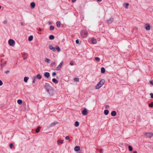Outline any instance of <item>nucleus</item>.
<instances>
[{"mask_svg":"<svg viewBox=\"0 0 153 153\" xmlns=\"http://www.w3.org/2000/svg\"><path fill=\"white\" fill-rule=\"evenodd\" d=\"M39 131V129H37V130H36V132H38Z\"/></svg>","mask_w":153,"mask_h":153,"instance_id":"19","label":"nucleus"},{"mask_svg":"<svg viewBox=\"0 0 153 153\" xmlns=\"http://www.w3.org/2000/svg\"><path fill=\"white\" fill-rule=\"evenodd\" d=\"M149 105L150 107H152V104H150Z\"/></svg>","mask_w":153,"mask_h":153,"instance_id":"17","label":"nucleus"},{"mask_svg":"<svg viewBox=\"0 0 153 153\" xmlns=\"http://www.w3.org/2000/svg\"><path fill=\"white\" fill-rule=\"evenodd\" d=\"M53 80L54 82H55L56 81V79H53Z\"/></svg>","mask_w":153,"mask_h":153,"instance_id":"21","label":"nucleus"},{"mask_svg":"<svg viewBox=\"0 0 153 153\" xmlns=\"http://www.w3.org/2000/svg\"><path fill=\"white\" fill-rule=\"evenodd\" d=\"M32 39H33V37L32 36H30L29 38V40H32Z\"/></svg>","mask_w":153,"mask_h":153,"instance_id":"8","label":"nucleus"},{"mask_svg":"<svg viewBox=\"0 0 153 153\" xmlns=\"http://www.w3.org/2000/svg\"><path fill=\"white\" fill-rule=\"evenodd\" d=\"M55 73H54L53 74V75H55Z\"/></svg>","mask_w":153,"mask_h":153,"instance_id":"24","label":"nucleus"},{"mask_svg":"<svg viewBox=\"0 0 153 153\" xmlns=\"http://www.w3.org/2000/svg\"><path fill=\"white\" fill-rule=\"evenodd\" d=\"M105 114H107L108 113V111L107 110H105Z\"/></svg>","mask_w":153,"mask_h":153,"instance_id":"11","label":"nucleus"},{"mask_svg":"<svg viewBox=\"0 0 153 153\" xmlns=\"http://www.w3.org/2000/svg\"><path fill=\"white\" fill-rule=\"evenodd\" d=\"M99 152L101 153V152H103V150L102 149H100V150H99Z\"/></svg>","mask_w":153,"mask_h":153,"instance_id":"13","label":"nucleus"},{"mask_svg":"<svg viewBox=\"0 0 153 153\" xmlns=\"http://www.w3.org/2000/svg\"><path fill=\"white\" fill-rule=\"evenodd\" d=\"M14 146V144H10V148L12 149Z\"/></svg>","mask_w":153,"mask_h":153,"instance_id":"5","label":"nucleus"},{"mask_svg":"<svg viewBox=\"0 0 153 153\" xmlns=\"http://www.w3.org/2000/svg\"><path fill=\"white\" fill-rule=\"evenodd\" d=\"M9 42L10 45H11L13 43V40H10L9 41Z\"/></svg>","mask_w":153,"mask_h":153,"instance_id":"3","label":"nucleus"},{"mask_svg":"<svg viewBox=\"0 0 153 153\" xmlns=\"http://www.w3.org/2000/svg\"><path fill=\"white\" fill-rule=\"evenodd\" d=\"M45 76L48 77V76H49V74L48 73H46L45 74Z\"/></svg>","mask_w":153,"mask_h":153,"instance_id":"6","label":"nucleus"},{"mask_svg":"<svg viewBox=\"0 0 153 153\" xmlns=\"http://www.w3.org/2000/svg\"><path fill=\"white\" fill-rule=\"evenodd\" d=\"M76 126H77L78 125V123L77 122H76Z\"/></svg>","mask_w":153,"mask_h":153,"instance_id":"16","label":"nucleus"},{"mask_svg":"<svg viewBox=\"0 0 153 153\" xmlns=\"http://www.w3.org/2000/svg\"><path fill=\"white\" fill-rule=\"evenodd\" d=\"M2 82H1V81H0V85H2Z\"/></svg>","mask_w":153,"mask_h":153,"instance_id":"18","label":"nucleus"},{"mask_svg":"<svg viewBox=\"0 0 153 153\" xmlns=\"http://www.w3.org/2000/svg\"><path fill=\"white\" fill-rule=\"evenodd\" d=\"M133 153H137V152L136 151H134L133 152Z\"/></svg>","mask_w":153,"mask_h":153,"instance_id":"22","label":"nucleus"},{"mask_svg":"<svg viewBox=\"0 0 153 153\" xmlns=\"http://www.w3.org/2000/svg\"><path fill=\"white\" fill-rule=\"evenodd\" d=\"M50 39H53L54 38V37L53 36H51L50 37Z\"/></svg>","mask_w":153,"mask_h":153,"instance_id":"9","label":"nucleus"},{"mask_svg":"<svg viewBox=\"0 0 153 153\" xmlns=\"http://www.w3.org/2000/svg\"><path fill=\"white\" fill-rule=\"evenodd\" d=\"M102 72L103 73L105 71V69L104 68H102L101 69Z\"/></svg>","mask_w":153,"mask_h":153,"instance_id":"7","label":"nucleus"},{"mask_svg":"<svg viewBox=\"0 0 153 153\" xmlns=\"http://www.w3.org/2000/svg\"><path fill=\"white\" fill-rule=\"evenodd\" d=\"M76 43H78V42H78V41L77 40H76Z\"/></svg>","mask_w":153,"mask_h":153,"instance_id":"20","label":"nucleus"},{"mask_svg":"<svg viewBox=\"0 0 153 153\" xmlns=\"http://www.w3.org/2000/svg\"><path fill=\"white\" fill-rule=\"evenodd\" d=\"M24 80H25V81L27 82V78L26 77H25V79H24Z\"/></svg>","mask_w":153,"mask_h":153,"instance_id":"15","label":"nucleus"},{"mask_svg":"<svg viewBox=\"0 0 153 153\" xmlns=\"http://www.w3.org/2000/svg\"><path fill=\"white\" fill-rule=\"evenodd\" d=\"M80 147L79 146H76L74 148V150L75 151L78 152L80 150Z\"/></svg>","mask_w":153,"mask_h":153,"instance_id":"1","label":"nucleus"},{"mask_svg":"<svg viewBox=\"0 0 153 153\" xmlns=\"http://www.w3.org/2000/svg\"><path fill=\"white\" fill-rule=\"evenodd\" d=\"M18 102L19 104H20L22 103V101L20 100H18Z\"/></svg>","mask_w":153,"mask_h":153,"instance_id":"12","label":"nucleus"},{"mask_svg":"<svg viewBox=\"0 0 153 153\" xmlns=\"http://www.w3.org/2000/svg\"><path fill=\"white\" fill-rule=\"evenodd\" d=\"M83 114H85V113H86V110H84L83 111Z\"/></svg>","mask_w":153,"mask_h":153,"instance_id":"14","label":"nucleus"},{"mask_svg":"<svg viewBox=\"0 0 153 153\" xmlns=\"http://www.w3.org/2000/svg\"><path fill=\"white\" fill-rule=\"evenodd\" d=\"M128 149L130 151H131L133 149L131 146H128Z\"/></svg>","mask_w":153,"mask_h":153,"instance_id":"2","label":"nucleus"},{"mask_svg":"<svg viewBox=\"0 0 153 153\" xmlns=\"http://www.w3.org/2000/svg\"><path fill=\"white\" fill-rule=\"evenodd\" d=\"M151 97L152 98H153V94H151Z\"/></svg>","mask_w":153,"mask_h":153,"instance_id":"23","label":"nucleus"},{"mask_svg":"<svg viewBox=\"0 0 153 153\" xmlns=\"http://www.w3.org/2000/svg\"><path fill=\"white\" fill-rule=\"evenodd\" d=\"M31 5L32 6V7H34V6H35V4H34V3H32L31 4Z\"/></svg>","mask_w":153,"mask_h":153,"instance_id":"10","label":"nucleus"},{"mask_svg":"<svg viewBox=\"0 0 153 153\" xmlns=\"http://www.w3.org/2000/svg\"><path fill=\"white\" fill-rule=\"evenodd\" d=\"M116 113L115 111H112L111 113V114L112 115L114 116L116 115Z\"/></svg>","mask_w":153,"mask_h":153,"instance_id":"4","label":"nucleus"}]
</instances>
